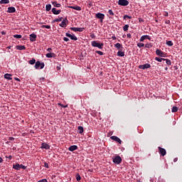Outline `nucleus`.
Here are the masks:
<instances>
[{"label": "nucleus", "instance_id": "obj_19", "mask_svg": "<svg viewBox=\"0 0 182 182\" xmlns=\"http://www.w3.org/2000/svg\"><path fill=\"white\" fill-rule=\"evenodd\" d=\"M146 39H150V36H142L140 38V42H144Z\"/></svg>", "mask_w": 182, "mask_h": 182}, {"label": "nucleus", "instance_id": "obj_52", "mask_svg": "<svg viewBox=\"0 0 182 182\" xmlns=\"http://www.w3.org/2000/svg\"><path fill=\"white\" fill-rule=\"evenodd\" d=\"M139 22H144V20H143V18H139Z\"/></svg>", "mask_w": 182, "mask_h": 182}, {"label": "nucleus", "instance_id": "obj_33", "mask_svg": "<svg viewBox=\"0 0 182 182\" xmlns=\"http://www.w3.org/2000/svg\"><path fill=\"white\" fill-rule=\"evenodd\" d=\"M14 38H16V39H21L22 38V36L19 34H16L14 35Z\"/></svg>", "mask_w": 182, "mask_h": 182}, {"label": "nucleus", "instance_id": "obj_23", "mask_svg": "<svg viewBox=\"0 0 182 182\" xmlns=\"http://www.w3.org/2000/svg\"><path fill=\"white\" fill-rule=\"evenodd\" d=\"M55 55L53 53H48L46 55V58H55Z\"/></svg>", "mask_w": 182, "mask_h": 182}, {"label": "nucleus", "instance_id": "obj_1", "mask_svg": "<svg viewBox=\"0 0 182 182\" xmlns=\"http://www.w3.org/2000/svg\"><path fill=\"white\" fill-rule=\"evenodd\" d=\"M91 45L93 48H98V49H103V46H105V43L96 41H92Z\"/></svg>", "mask_w": 182, "mask_h": 182}, {"label": "nucleus", "instance_id": "obj_17", "mask_svg": "<svg viewBox=\"0 0 182 182\" xmlns=\"http://www.w3.org/2000/svg\"><path fill=\"white\" fill-rule=\"evenodd\" d=\"M4 79H7V80H12V75L6 73L4 75Z\"/></svg>", "mask_w": 182, "mask_h": 182}, {"label": "nucleus", "instance_id": "obj_42", "mask_svg": "<svg viewBox=\"0 0 182 182\" xmlns=\"http://www.w3.org/2000/svg\"><path fill=\"white\" fill-rule=\"evenodd\" d=\"M151 44H150V43H146V45H145V48H147L148 49H150V48H151Z\"/></svg>", "mask_w": 182, "mask_h": 182}, {"label": "nucleus", "instance_id": "obj_26", "mask_svg": "<svg viewBox=\"0 0 182 182\" xmlns=\"http://www.w3.org/2000/svg\"><path fill=\"white\" fill-rule=\"evenodd\" d=\"M52 9V5L50 4H47L46 6V11H47V12H49V11H50V9Z\"/></svg>", "mask_w": 182, "mask_h": 182}, {"label": "nucleus", "instance_id": "obj_62", "mask_svg": "<svg viewBox=\"0 0 182 182\" xmlns=\"http://www.w3.org/2000/svg\"><path fill=\"white\" fill-rule=\"evenodd\" d=\"M166 23H170V21H166Z\"/></svg>", "mask_w": 182, "mask_h": 182}, {"label": "nucleus", "instance_id": "obj_7", "mask_svg": "<svg viewBox=\"0 0 182 182\" xmlns=\"http://www.w3.org/2000/svg\"><path fill=\"white\" fill-rule=\"evenodd\" d=\"M150 68H151V65H150L149 63L139 65V69H143L144 70V69H149Z\"/></svg>", "mask_w": 182, "mask_h": 182}, {"label": "nucleus", "instance_id": "obj_55", "mask_svg": "<svg viewBox=\"0 0 182 182\" xmlns=\"http://www.w3.org/2000/svg\"><path fill=\"white\" fill-rule=\"evenodd\" d=\"M112 38L113 41H116V39H117L116 36H113Z\"/></svg>", "mask_w": 182, "mask_h": 182}, {"label": "nucleus", "instance_id": "obj_41", "mask_svg": "<svg viewBox=\"0 0 182 182\" xmlns=\"http://www.w3.org/2000/svg\"><path fill=\"white\" fill-rule=\"evenodd\" d=\"M108 14H109V15H111L112 16H113L114 15V13H113V11L111 10V9H109V10L108 11Z\"/></svg>", "mask_w": 182, "mask_h": 182}, {"label": "nucleus", "instance_id": "obj_5", "mask_svg": "<svg viewBox=\"0 0 182 182\" xmlns=\"http://www.w3.org/2000/svg\"><path fill=\"white\" fill-rule=\"evenodd\" d=\"M95 18H97V19H100V22L102 23L105 19V15L102 13H97L95 14Z\"/></svg>", "mask_w": 182, "mask_h": 182}, {"label": "nucleus", "instance_id": "obj_50", "mask_svg": "<svg viewBox=\"0 0 182 182\" xmlns=\"http://www.w3.org/2000/svg\"><path fill=\"white\" fill-rule=\"evenodd\" d=\"M164 16H168V12L164 11Z\"/></svg>", "mask_w": 182, "mask_h": 182}, {"label": "nucleus", "instance_id": "obj_64", "mask_svg": "<svg viewBox=\"0 0 182 182\" xmlns=\"http://www.w3.org/2000/svg\"><path fill=\"white\" fill-rule=\"evenodd\" d=\"M165 70H168V68L166 67V68H165Z\"/></svg>", "mask_w": 182, "mask_h": 182}, {"label": "nucleus", "instance_id": "obj_59", "mask_svg": "<svg viewBox=\"0 0 182 182\" xmlns=\"http://www.w3.org/2000/svg\"><path fill=\"white\" fill-rule=\"evenodd\" d=\"M2 161H4V159H2L1 157H0V163H2Z\"/></svg>", "mask_w": 182, "mask_h": 182}, {"label": "nucleus", "instance_id": "obj_29", "mask_svg": "<svg viewBox=\"0 0 182 182\" xmlns=\"http://www.w3.org/2000/svg\"><path fill=\"white\" fill-rule=\"evenodd\" d=\"M114 48H117V49H120V48H123V46H122V44L117 43L114 44Z\"/></svg>", "mask_w": 182, "mask_h": 182}, {"label": "nucleus", "instance_id": "obj_56", "mask_svg": "<svg viewBox=\"0 0 182 182\" xmlns=\"http://www.w3.org/2000/svg\"><path fill=\"white\" fill-rule=\"evenodd\" d=\"M15 80H16L17 82H21V80H19V78L17 77L15 78Z\"/></svg>", "mask_w": 182, "mask_h": 182}, {"label": "nucleus", "instance_id": "obj_6", "mask_svg": "<svg viewBox=\"0 0 182 182\" xmlns=\"http://www.w3.org/2000/svg\"><path fill=\"white\" fill-rule=\"evenodd\" d=\"M65 36H67V38H70L72 41H77V37H76L75 34H70L69 33H66Z\"/></svg>", "mask_w": 182, "mask_h": 182}, {"label": "nucleus", "instance_id": "obj_46", "mask_svg": "<svg viewBox=\"0 0 182 182\" xmlns=\"http://www.w3.org/2000/svg\"><path fill=\"white\" fill-rule=\"evenodd\" d=\"M63 41H65V42H69V39L68 38V37H64Z\"/></svg>", "mask_w": 182, "mask_h": 182}, {"label": "nucleus", "instance_id": "obj_3", "mask_svg": "<svg viewBox=\"0 0 182 182\" xmlns=\"http://www.w3.org/2000/svg\"><path fill=\"white\" fill-rule=\"evenodd\" d=\"M118 5H120V6H127V5H129V1H127V0H119L118 1Z\"/></svg>", "mask_w": 182, "mask_h": 182}, {"label": "nucleus", "instance_id": "obj_18", "mask_svg": "<svg viewBox=\"0 0 182 182\" xmlns=\"http://www.w3.org/2000/svg\"><path fill=\"white\" fill-rule=\"evenodd\" d=\"M70 8L71 9H75V11H82V7L79 6H70Z\"/></svg>", "mask_w": 182, "mask_h": 182}, {"label": "nucleus", "instance_id": "obj_61", "mask_svg": "<svg viewBox=\"0 0 182 182\" xmlns=\"http://www.w3.org/2000/svg\"><path fill=\"white\" fill-rule=\"evenodd\" d=\"M9 140H14V137H10Z\"/></svg>", "mask_w": 182, "mask_h": 182}, {"label": "nucleus", "instance_id": "obj_20", "mask_svg": "<svg viewBox=\"0 0 182 182\" xmlns=\"http://www.w3.org/2000/svg\"><path fill=\"white\" fill-rule=\"evenodd\" d=\"M52 4L55 8H60V6H62V5L58 4V1H53Z\"/></svg>", "mask_w": 182, "mask_h": 182}, {"label": "nucleus", "instance_id": "obj_25", "mask_svg": "<svg viewBox=\"0 0 182 182\" xmlns=\"http://www.w3.org/2000/svg\"><path fill=\"white\" fill-rule=\"evenodd\" d=\"M13 168H15V170H21V165H19V164H16L13 166Z\"/></svg>", "mask_w": 182, "mask_h": 182}, {"label": "nucleus", "instance_id": "obj_40", "mask_svg": "<svg viewBox=\"0 0 182 182\" xmlns=\"http://www.w3.org/2000/svg\"><path fill=\"white\" fill-rule=\"evenodd\" d=\"M165 60L166 61V63L167 64V65H171V60H168V59H165V60Z\"/></svg>", "mask_w": 182, "mask_h": 182}, {"label": "nucleus", "instance_id": "obj_2", "mask_svg": "<svg viewBox=\"0 0 182 182\" xmlns=\"http://www.w3.org/2000/svg\"><path fill=\"white\" fill-rule=\"evenodd\" d=\"M34 67L36 69H39V68L40 69H43V68H45V63L36 61Z\"/></svg>", "mask_w": 182, "mask_h": 182}, {"label": "nucleus", "instance_id": "obj_60", "mask_svg": "<svg viewBox=\"0 0 182 182\" xmlns=\"http://www.w3.org/2000/svg\"><path fill=\"white\" fill-rule=\"evenodd\" d=\"M2 35H5V31H1Z\"/></svg>", "mask_w": 182, "mask_h": 182}, {"label": "nucleus", "instance_id": "obj_24", "mask_svg": "<svg viewBox=\"0 0 182 182\" xmlns=\"http://www.w3.org/2000/svg\"><path fill=\"white\" fill-rule=\"evenodd\" d=\"M117 56H120L121 58H123V56H124V51L119 50L117 52Z\"/></svg>", "mask_w": 182, "mask_h": 182}, {"label": "nucleus", "instance_id": "obj_36", "mask_svg": "<svg viewBox=\"0 0 182 182\" xmlns=\"http://www.w3.org/2000/svg\"><path fill=\"white\" fill-rule=\"evenodd\" d=\"M123 30L126 32L127 31H129V25L126 24L125 26H124L123 27Z\"/></svg>", "mask_w": 182, "mask_h": 182}, {"label": "nucleus", "instance_id": "obj_54", "mask_svg": "<svg viewBox=\"0 0 182 182\" xmlns=\"http://www.w3.org/2000/svg\"><path fill=\"white\" fill-rule=\"evenodd\" d=\"M177 160H178V158H175V159H173V162L176 163V162L177 161Z\"/></svg>", "mask_w": 182, "mask_h": 182}, {"label": "nucleus", "instance_id": "obj_34", "mask_svg": "<svg viewBox=\"0 0 182 182\" xmlns=\"http://www.w3.org/2000/svg\"><path fill=\"white\" fill-rule=\"evenodd\" d=\"M0 4H9V0H1Z\"/></svg>", "mask_w": 182, "mask_h": 182}, {"label": "nucleus", "instance_id": "obj_53", "mask_svg": "<svg viewBox=\"0 0 182 182\" xmlns=\"http://www.w3.org/2000/svg\"><path fill=\"white\" fill-rule=\"evenodd\" d=\"M45 28H46V29H50V26H46Z\"/></svg>", "mask_w": 182, "mask_h": 182}, {"label": "nucleus", "instance_id": "obj_63", "mask_svg": "<svg viewBox=\"0 0 182 182\" xmlns=\"http://www.w3.org/2000/svg\"><path fill=\"white\" fill-rule=\"evenodd\" d=\"M45 26H46V25H43L42 26H41V28H45Z\"/></svg>", "mask_w": 182, "mask_h": 182}, {"label": "nucleus", "instance_id": "obj_13", "mask_svg": "<svg viewBox=\"0 0 182 182\" xmlns=\"http://www.w3.org/2000/svg\"><path fill=\"white\" fill-rule=\"evenodd\" d=\"M156 53L158 56H161V58H163V56H164V53H163V51H161V50L159 49H157L156 50Z\"/></svg>", "mask_w": 182, "mask_h": 182}, {"label": "nucleus", "instance_id": "obj_16", "mask_svg": "<svg viewBox=\"0 0 182 182\" xmlns=\"http://www.w3.org/2000/svg\"><path fill=\"white\" fill-rule=\"evenodd\" d=\"M41 149H45L46 150H49V149H50L49 144H48L46 143H43L41 144Z\"/></svg>", "mask_w": 182, "mask_h": 182}, {"label": "nucleus", "instance_id": "obj_58", "mask_svg": "<svg viewBox=\"0 0 182 182\" xmlns=\"http://www.w3.org/2000/svg\"><path fill=\"white\" fill-rule=\"evenodd\" d=\"M40 80H41V82H42V80H45V77L40 78Z\"/></svg>", "mask_w": 182, "mask_h": 182}, {"label": "nucleus", "instance_id": "obj_47", "mask_svg": "<svg viewBox=\"0 0 182 182\" xmlns=\"http://www.w3.org/2000/svg\"><path fill=\"white\" fill-rule=\"evenodd\" d=\"M127 38H128L129 39H130V38H132V34L127 33Z\"/></svg>", "mask_w": 182, "mask_h": 182}, {"label": "nucleus", "instance_id": "obj_27", "mask_svg": "<svg viewBox=\"0 0 182 182\" xmlns=\"http://www.w3.org/2000/svg\"><path fill=\"white\" fill-rule=\"evenodd\" d=\"M28 63H29L30 65H35V63H36V60H35V58H32V60H30L28 61Z\"/></svg>", "mask_w": 182, "mask_h": 182}, {"label": "nucleus", "instance_id": "obj_44", "mask_svg": "<svg viewBox=\"0 0 182 182\" xmlns=\"http://www.w3.org/2000/svg\"><path fill=\"white\" fill-rule=\"evenodd\" d=\"M20 168H22L23 170H26V166H25L21 164V165H20Z\"/></svg>", "mask_w": 182, "mask_h": 182}, {"label": "nucleus", "instance_id": "obj_32", "mask_svg": "<svg viewBox=\"0 0 182 182\" xmlns=\"http://www.w3.org/2000/svg\"><path fill=\"white\" fill-rule=\"evenodd\" d=\"M70 31H73L74 32H78V28L71 27L70 28Z\"/></svg>", "mask_w": 182, "mask_h": 182}, {"label": "nucleus", "instance_id": "obj_35", "mask_svg": "<svg viewBox=\"0 0 182 182\" xmlns=\"http://www.w3.org/2000/svg\"><path fill=\"white\" fill-rule=\"evenodd\" d=\"M166 45L168 46H173V41H166Z\"/></svg>", "mask_w": 182, "mask_h": 182}, {"label": "nucleus", "instance_id": "obj_8", "mask_svg": "<svg viewBox=\"0 0 182 182\" xmlns=\"http://www.w3.org/2000/svg\"><path fill=\"white\" fill-rule=\"evenodd\" d=\"M158 149H159V154H161L163 156L167 154V152L166 151L164 148H161V146H159Z\"/></svg>", "mask_w": 182, "mask_h": 182}, {"label": "nucleus", "instance_id": "obj_12", "mask_svg": "<svg viewBox=\"0 0 182 182\" xmlns=\"http://www.w3.org/2000/svg\"><path fill=\"white\" fill-rule=\"evenodd\" d=\"M7 12L9 14H14V12H16V9L15 7H9Z\"/></svg>", "mask_w": 182, "mask_h": 182}, {"label": "nucleus", "instance_id": "obj_4", "mask_svg": "<svg viewBox=\"0 0 182 182\" xmlns=\"http://www.w3.org/2000/svg\"><path fill=\"white\" fill-rule=\"evenodd\" d=\"M113 163L114 164H120L122 163V157L117 156L113 159Z\"/></svg>", "mask_w": 182, "mask_h": 182}, {"label": "nucleus", "instance_id": "obj_39", "mask_svg": "<svg viewBox=\"0 0 182 182\" xmlns=\"http://www.w3.org/2000/svg\"><path fill=\"white\" fill-rule=\"evenodd\" d=\"M137 47H138V48H143V47H144V43H139L137 44Z\"/></svg>", "mask_w": 182, "mask_h": 182}, {"label": "nucleus", "instance_id": "obj_22", "mask_svg": "<svg viewBox=\"0 0 182 182\" xmlns=\"http://www.w3.org/2000/svg\"><path fill=\"white\" fill-rule=\"evenodd\" d=\"M16 49H18V50H25V49H26V47H25V46H17Z\"/></svg>", "mask_w": 182, "mask_h": 182}, {"label": "nucleus", "instance_id": "obj_10", "mask_svg": "<svg viewBox=\"0 0 182 182\" xmlns=\"http://www.w3.org/2000/svg\"><path fill=\"white\" fill-rule=\"evenodd\" d=\"M69 21H68V18H65L62 21L61 23H60V26L61 28H65L66 26V24L68 23Z\"/></svg>", "mask_w": 182, "mask_h": 182}, {"label": "nucleus", "instance_id": "obj_15", "mask_svg": "<svg viewBox=\"0 0 182 182\" xmlns=\"http://www.w3.org/2000/svg\"><path fill=\"white\" fill-rule=\"evenodd\" d=\"M68 150H69V151H75V150H77V146H76V145L70 146L68 148Z\"/></svg>", "mask_w": 182, "mask_h": 182}, {"label": "nucleus", "instance_id": "obj_38", "mask_svg": "<svg viewBox=\"0 0 182 182\" xmlns=\"http://www.w3.org/2000/svg\"><path fill=\"white\" fill-rule=\"evenodd\" d=\"M123 19H132V16L124 15Z\"/></svg>", "mask_w": 182, "mask_h": 182}, {"label": "nucleus", "instance_id": "obj_9", "mask_svg": "<svg viewBox=\"0 0 182 182\" xmlns=\"http://www.w3.org/2000/svg\"><path fill=\"white\" fill-rule=\"evenodd\" d=\"M110 139L112 140H114V141H117V143H119V144H122V141L119 139V137H117L116 136H112L110 137Z\"/></svg>", "mask_w": 182, "mask_h": 182}, {"label": "nucleus", "instance_id": "obj_48", "mask_svg": "<svg viewBox=\"0 0 182 182\" xmlns=\"http://www.w3.org/2000/svg\"><path fill=\"white\" fill-rule=\"evenodd\" d=\"M44 167H46V168H49V165L48 164V163L44 164Z\"/></svg>", "mask_w": 182, "mask_h": 182}, {"label": "nucleus", "instance_id": "obj_51", "mask_svg": "<svg viewBox=\"0 0 182 182\" xmlns=\"http://www.w3.org/2000/svg\"><path fill=\"white\" fill-rule=\"evenodd\" d=\"M90 38L93 39L94 38H96V36L95 34H91Z\"/></svg>", "mask_w": 182, "mask_h": 182}, {"label": "nucleus", "instance_id": "obj_11", "mask_svg": "<svg viewBox=\"0 0 182 182\" xmlns=\"http://www.w3.org/2000/svg\"><path fill=\"white\" fill-rule=\"evenodd\" d=\"M51 11L53 12V14L54 15H59V14H60V12H62L61 10H56V8H53Z\"/></svg>", "mask_w": 182, "mask_h": 182}, {"label": "nucleus", "instance_id": "obj_21", "mask_svg": "<svg viewBox=\"0 0 182 182\" xmlns=\"http://www.w3.org/2000/svg\"><path fill=\"white\" fill-rule=\"evenodd\" d=\"M77 130H78V133L80 134H82V133H83V132H85V129H83V127H82V126H79L77 127Z\"/></svg>", "mask_w": 182, "mask_h": 182}, {"label": "nucleus", "instance_id": "obj_31", "mask_svg": "<svg viewBox=\"0 0 182 182\" xmlns=\"http://www.w3.org/2000/svg\"><path fill=\"white\" fill-rule=\"evenodd\" d=\"M63 19V17H60L59 18H55L53 22H62V20Z\"/></svg>", "mask_w": 182, "mask_h": 182}, {"label": "nucleus", "instance_id": "obj_30", "mask_svg": "<svg viewBox=\"0 0 182 182\" xmlns=\"http://www.w3.org/2000/svg\"><path fill=\"white\" fill-rule=\"evenodd\" d=\"M178 108H177V107H173L171 112L172 113H176V112H178Z\"/></svg>", "mask_w": 182, "mask_h": 182}, {"label": "nucleus", "instance_id": "obj_14", "mask_svg": "<svg viewBox=\"0 0 182 182\" xmlns=\"http://www.w3.org/2000/svg\"><path fill=\"white\" fill-rule=\"evenodd\" d=\"M37 38V36H36V34H35V33H31V35H30V41H31V42H35V39Z\"/></svg>", "mask_w": 182, "mask_h": 182}, {"label": "nucleus", "instance_id": "obj_57", "mask_svg": "<svg viewBox=\"0 0 182 182\" xmlns=\"http://www.w3.org/2000/svg\"><path fill=\"white\" fill-rule=\"evenodd\" d=\"M47 50H48V52H50V50H52V48H48L47 49Z\"/></svg>", "mask_w": 182, "mask_h": 182}, {"label": "nucleus", "instance_id": "obj_28", "mask_svg": "<svg viewBox=\"0 0 182 182\" xmlns=\"http://www.w3.org/2000/svg\"><path fill=\"white\" fill-rule=\"evenodd\" d=\"M155 60H157V62H163V60H166V58L156 57Z\"/></svg>", "mask_w": 182, "mask_h": 182}, {"label": "nucleus", "instance_id": "obj_49", "mask_svg": "<svg viewBox=\"0 0 182 182\" xmlns=\"http://www.w3.org/2000/svg\"><path fill=\"white\" fill-rule=\"evenodd\" d=\"M38 182H48V180H46V179H41V180L38 181Z\"/></svg>", "mask_w": 182, "mask_h": 182}, {"label": "nucleus", "instance_id": "obj_37", "mask_svg": "<svg viewBox=\"0 0 182 182\" xmlns=\"http://www.w3.org/2000/svg\"><path fill=\"white\" fill-rule=\"evenodd\" d=\"M75 177H76L77 181H80L81 177H80V175L79 173H77Z\"/></svg>", "mask_w": 182, "mask_h": 182}, {"label": "nucleus", "instance_id": "obj_45", "mask_svg": "<svg viewBox=\"0 0 182 182\" xmlns=\"http://www.w3.org/2000/svg\"><path fill=\"white\" fill-rule=\"evenodd\" d=\"M85 31V28H78V32H83Z\"/></svg>", "mask_w": 182, "mask_h": 182}, {"label": "nucleus", "instance_id": "obj_43", "mask_svg": "<svg viewBox=\"0 0 182 182\" xmlns=\"http://www.w3.org/2000/svg\"><path fill=\"white\" fill-rule=\"evenodd\" d=\"M95 53H97L98 55H100V56H102V55H104L103 52L102 51L97 50L95 51Z\"/></svg>", "mask_w": 182, "mask_h": 182}]
</instances>
